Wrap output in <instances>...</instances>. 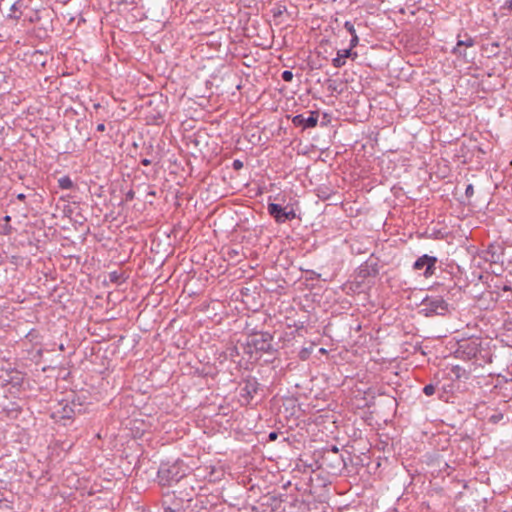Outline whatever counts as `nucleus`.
<instances>
[{"instance_id":"1","label":"nucleus","mask_w":512,"mask_h":512,"mask_svg":"<svg viewBox=\"0 0 512 512\" xmlns=\"http://www.w3.org/2000/svg\"><path fill=\"white\" fill-rule=\"evenodd\" d=\"M194 496V487L183 482L178 489L163 495L161 500L163 512H187L192 506Z\"/></svg>"},{"instance_id":"2","label":"nucleus","mask_w":512,"mask_h":512,"mask_svg":"<svg viewBox=\"0 0 512 512\" xmlns=\"http://www.w3.org/2000/svg\"><path fill=\"white\" fill-rule=\"evenodd\" d=\"M273 335L266 331L251 333L244 342L243 354L247 362L257 361L263 353L274 355L277 349L273 347Z\"/></svg>"},{"instance_id":"3","label":"nucleus","mask_w":512,"mask_h":512,"mask_svg":"<svg viewBox=\"0 0 512 512\" xmlns=\"http://www.w3.org/2000/svg\"><path fill=\"white\" fill-rule=\"evenodd\" d=\"M454 353L456 358L473 361V364L478 367H483L492 362V355L481 348V340L479 338H468L458 341L457 349Z\"/></svg>"},{"instance_id":"4","label":"nucleus","mask_w":512,"mask_h":512,"mask_svg":"<svg viewBox=\"0 0 512 512\" xmlns=\"http://www.w3.org/2000/svg\"><path fill=\"white\" fill-rule=\"evenodd\" d=\"M419 314L425 317L445 316L449 313V303L440 295H427L419 305Z\"/></svg>"},{"instance_id":"5","label":"nucleus","mask_w":512,"mask_h":512,"mask_svg":"<svg viewBox=\"0 0 512 512\" xmlns=\"http://www.w3.org/2000/svg\"><path fill=\"white\" fill-rule=\"evenodd\" d=\"M158 481L161 486H171L179 483L185 477V472L177 463H162L157 472Z\"/></svg>"},{"instance_id":"6","label":"nucleus","mask_w":512,"mask_h":512,"mask_svg":"<svg viewBox=\"0 0 512 512\" xmlns=\"http://www.w3.org/2000/svg\"><path fill=\"white\" fill-rule=\"evenodd\" d=\"M130 157L135 160L139 158L140 163L145 166L150 165L156 158L152 143L143 141L142 138L139 141H133L130 146Z\"/></svg>"},{"instance_id":"7","label":"nucleus","mask_w":512,"mask_h":512,"mask_svg":"<svg viewBox=\"0 0 512 512\" xmlns=\"http://www.w3.org/2000/svg\"><path fill=\"white\" fill-rule=\"evenodd\" d=\"M505 248L500 242L490 243L485 250L482 251V258L491 264L504 263Z\"/></svg>"},{"instance_id":"8","label":"nucleus","mask_w":512,"mask_h":512,"mask_svg":"<svg viewBox=\"0 0 512 512\" xmlns=\"http://www.w3.org/2000/svg\"><path fill=\"white\" fill-rule=\"evenodd\" d=\"M268 213L276 223L283 224L287 221L294 220L297 216L294 209L287 210V207L283 208L280 204L269 203L267 206Z\"/></svg>"},{"instance_id":"9","label":"nucleus","mask_w":512,"mask_h":512,"mask_svg":"<svg viewBox=\"0 0 512 512\" xmlns=\"http://www.w3.org/2000/svg\"><path fill=\"white\" fill-rule=\"evenodd\" d=\"M260 384L255 377H247L240 387V397L244 404L251 403L255 395L258 393Z\"/></svg>"},{"instance_id":"10","label":"nucleus","mask_w":512,"mask_h":512,"mask_svg":"<svg viewBox=\"0 0 512 512\" xmlns=\"http://www.w3.org/2000/svg\"><path fill=\"white\" fill-rule=\"evenodd\" d=\"M438 262V258L435 256H430L427 254H424L420 256L413 264L414 270H422L423 268L424 273L423 276L425 278H430L435 274L436 270V264Z\"/></svg>"},{"instance_id":"11","label":"nucleus","mask_w":512,"mask_h":512,"mask_svg":"<svg viewBox=\"0 0 512 512\" xmlns=\"http://www.w3.org/2000/svg\"><path fill=\"white\" fill-rule=\"evenodd\" d=\"M319 119L318 111H309L308 116L304 114H297L292 118V123L295 127H300L302 130L314 128L317 126Z\"/></svg>"},{"instance_id":"12","label":"nucleus","mask_w":512,"mask_h":512,"mask_svg":"<svg viewBox=\"0 0 512 512\" xmlns=\"http://www.w3.org/2000/svg\"><path fill=\"white\" fill-rule=\"evenodd\" d=\"M144 464V460L138 461L133 468V472L135 473V478L133 480V486L131 489H135L137 492L140 490H144L147 484L150 481L151 475L148 474L147 469L141 471V467Z\"/></svg>"},{"instance_id":"13","label":"nucleus","mask_w":512,"mask_h":512,"mask_svg":"<svg viewBox=\"0 0 512 512\" xmlns=\"http://www.w3.org/2000/svg\"><path fill=\"white\" fill-rule=\"evenodd\" d=\"M379 274V265L376 260L369 258L357 269V277L362 281L369 277H376Z\"/></svg>"},{"instance_id":"14","label":"nucleus","mask_w":512,"mask_h":512,"mask_svg":"<svg viewBox=\"0 0 512 512\" xmlns=\"http://www.w3.org/2000/svg\"><path fill=\"white\" fill-rule=\"evenodd\" d=\"M133 105L135 110L139 109V114L141 115L144 111L152 108V106H164V103L161 100V96L147 95L133 102Z\"/></svg>"},{"instance_id":"15","label":"nucleus","mask_w":512,"mask_h":512,"mask_svg":"<svg viewBox=\"0 0 512 512\" xmlns=\"http://www.w3.org/2000/svg\"><path fill=\"white\" fill-rule=\"evenodd\" d=\"M75 415H76L75 404H74V402H72L71 404L59 403L58 408L52 412L51 416L55 421H60V420H71L75 417Z\"/></svg>"},{"instance_id":"16","label":"nucleus","mask_w":512,"mask_h":512,"mask_svg":"<svg viewBox=\"0 0 512 512\" xmlns=\"http://www.w3.org/2000/svg\"><path fill=\"white\" fill-rule=\"evenodd\" d=\"M244 342H238L236 345L228 347L226 350L227 356L231 361L242 365V361L247 362V356L243 354Z\"/></svg>"},{"instance_id":"17","label":"nucleus","mask_w":512,"mask_h":512,"mask_svg":"<svg viewBox=\"0 0 512 512\" xmlns=\"http://www.w3.org/2000/svg\"><path fill=\"white\" fill-rule=\"evenodd\" d=\"M165 112L164 106H152L148 110L144 111L141 115L147 120L148 123L158 124L162 121Z\"/></svg>"},{"instance_id":"18","label":"nucleus","mask_w":512,"mask_h":512,"mask_svg":"<svg viewBox=\"0 0 512 512\" xmlns=\"http://www.w3.org/2000/svg\"><path fill=\"white\" fill-rule=\"evenodd\" d=\"M358 57L357 52L351 50V48L339 50L337 56L332 59V65L335 68H341L346 64V58H352L353 60Z\"/></svg>"},{"instance_id":"19","label":"nucleus","mask_w":512,"mask_h":512,"mask_svg":"<svg viewBox=\"0 0 512 512\" xmlns=\"http://www.w3.org/2000/svg\"><path fill=\"white\" fill-rule=\"evenodd\" d=\"M465 40H457L456 46L452 49V54L462 57L464 59L467 58L466 52H460V47H473L475 45V40L468 34L465 35Z\"/></svg>"},{"instance_id":"20","label":"nucleus","mask_w":512,"mask_h":512,"mask_svg":"<svg viewBox=\"0 0 512 512\" xmlns=\"http://www.w3.org/2000/svg\"><path fill=\"white\" fill-rule=\"evenodd\" d=\"M330 453H333L336 456L335 465H334L335 468H340L341 466L344 465V460H343L342 456L339 455V448L337 446H332L330 449H328L325 452V454L323 456V461L324 462L327 461L328 455Z\"/></svg>"},{"instance_id":"21","label":"nucleus","mask_w":512,"mask_h":512,"mask_svg":"<svg viewBox=\"0 0 512 512\" xmlns=\"http://www.w3.org/2000/svg\"><path fill=\"white\" fill-rule=\"evenodd\" d=\"M286 11V6L281 4H276L275 7L271 9V13L275 19L280 18Z\"/></svg>"},{"instance_id":"22","label":"nucleus","mask_w":512,"mask_h":512,"mask_svg":"<svg viewBox=\"0 0 512 512\" xmlns=\"http://www.w3.org/2000/svg\"><path fill=\"white\" fill-rule=\"evenodd\" d=\"M58 184L61 189H71L73 187V182L69 176L61 177Z\"/></svg>"},{"instance_id":"23","label":"nucleus","mask_w":512,"mask_h":512,"mask_svg":"<svg viewBox=\"0 0 512 512\" xmlns=\"http://www.w3.org/2000/svg\"><path fill=\"white\" fill-rule=\"evenodd\" d=\"M437 386L430 383L423 387V393L427 396H432L436 391Z\"/></svg>"},{"instance_id":"24","label":"nucleus","mask_w":512,"mask_h":512,"mask_svg":"<svg viewBox=\"0 0 512 512\" xmlns=\"http://www.w3.org/2000/svg\"><path fill=\"white\" fill-rule=\"evenodd\" d=\"M503 417L504 415L502 412H496L489 417V422L492 424H497L503 419Z\"/></svg>"},{"instance_id":"25","label":"nucleus","mask_w":512,"mask_h":512,"mask_svg":"<svg viewBox=\"0 0 512 512\" xmlns=\"http://www.w3.org/2000/svg\"><path fill=\"white\" fill-rule=\"evenodd\" d=\"M344 28L351 36L357 35L354 24L351 21H346L344 23Z\"/></svg>"},{"instance_id":"26","label":"nucleus","mask_w":512,"mask_h":512,"mask_svg":"<svg viewBox=\"0 0 512 512\" xmlns=\"http://www.w3.org/2000/svg\"><path fill=\"white\" fill-rule=\"evenodd\" d=\"M293 77H294V75H293L292 71H290V70H285L281 74V78L285 82H291L293 80Z\"/></svg>"},{"instance_id":"27","label":"nucleus","mask_w":512,"mask_h":512,"mask_svg":"<svg viewBox=\"0 0 512 512\" xmlns=\"http://www.w3.org/2000/svg\"><path fill=\"white\" fill-rule=\"evenodd\" d=\"M452 372L455 374L457 378L462 377L466 373L465 369L461 368L460 366H454L452 368Z\"/></svg>"},{"instance_id":"28","label":"nucleus","mask_w":512,"mask_h":512,"mask_svg":"<svg viewBox=\"0 0 512 512\" xmlns=\"http://www.w3.org/2000/svg\"><path fill=\"white\" fill-rule=\"evenodd\" d=\"M465 195L467 198H471L474 195V187L472 184L466 186Z\"/></svg>"},{"instance_id":"29","label":"nucleus","mask_w":512,"mask_h":512,"mask_svg":"<svg viewBox=\"0 0 512 512\" xmlns=\"http://www.w3.org/2000/svg\"><path fill=\"white\" fill-rule=\"evenodd\" d=\"M232 167L235 171H239L243 168V162L239 159H235L232 163Z\"/></svg>"},{"instance_id":"30","label":"nucleus","mask_w":512,"mask_h":512,"mask_svg":"<svg viewBox=\"0 0 512 512\" xmlns=\"http://www.w3.org/2000/svg\"><path fill=\"white\" fill-rule=\"evenodd\" d=\"M358 43H359L358 35L351 36L349 48H351V50H352L354 47H356L358 45Z\"/></svg>"},{"instance_id":"31","label":"nucleus","mask_w":512,"mask_h":512,"mask_svg":"<svg viewBox=\"0 0 512 512\" xmlns=\"http://www.w3.org/2000/svg\"><path fill=\"white\" fill-rule=\"evenodd\" d=\"M109 277L112 282H118L122 275L114 271L110 273Z\"/></svg>"},{"instance_id":"32","label":"nucleus","mask_w":512,"mask_h":512,"mask_svg":"<svg viewBox=\"0 0 512 512\" xmlns=\"http://www.w3.org/2000/svg\"><path fill=\"white\" fill-rule=\"evenodd\" d=\"M227 255L229 259H235L239 255V251L236 249H229Z\"/></svg>"},{"instance_id":"33","label":"nucleus","mask_w":512,"mask_h":512,"mask_svg":"<svg viewBox=\"0 0 512 512\" xmlns=\"http://www.w3.org/2000/svg\"><path fill=\"white\" fill-rule=\"evenodd\" d=\"M278 438V433L276 431H272L268 435L269 441H275Z\"/></svg>"},{"instance_id":"34","label":"nucleus","mask_w":512,"mask_h":512,"mask_svg":"<svg viewBox=\"0 0 512 512\" xmlns=\"http://www.w3.org/2000/svg\"><path fill=\"white\" fill-rule=\"evenodd\" d=\"M503 8L512 11V0L505 1Z\"/></svg>"},{"instance_id":"35","label":"nucleus","mask_w":512,"mask_h":512,"mask_svg":"<svg viewBox=\"0 0 512 512\" xmlns=\"http://www.w3.org/2000/svg\"><path fill=\"white\" fill-rule=\"evenodd\" d=\"M138 423L137 420H133V421H130V431L133 430V428L135 427L137 430H139V427L136 426V424Z\"/></svg>"},{"instance_id":"36","label":"nucleus","mask_w":512,"mask_h":512,"mask_svg":"<svg viewBox=\"0 0 512 512\" xmlns=\"http://www.w3.org/2000/svg\"><path fill=\"white\" fill-rule=\"evenodd\" d=\"M143 15H144V14H143V13H140V12H138L137 14H131V16H132L135 20H141Z\"/></svg>"},{"instance_id":"37","label":"nucleus","mask_w":512,"mask_h":512,"mask_svg":"<svg viewBox=\"0 0 512 512\" xmlns=\"http://www.w3.org/2000/svg\"><path fill=\"white\" fill-rule=\"evenodd\" d=\"M96 130L100 131V132L104 131L105 130V125L103 123L98 124L97 127H96Z\"/></svg>"},{"instance_id":"38","label":"nucleus","mask_w":512,"mask_h":512,"mask_svg":"<svg viewBox=\"0 0 512 512\" xmlns=\"http://www.w3.org/2000/svg\"><path fill=\"white\" fill-rule=\"evenodd\" d=\"M17 199H18L19 201H24V200L26 199V195H25L24 193H19V194L17 195Z\"/></svg>"},{"instance_id":"39","label":"nucleus","mask_w":512,"mask_h":512,"mask_svg":"<svg viewBox=\"0 0 512 512\" xmlns=\"http://www.w3.org/2000/svg\"><path fill=\"white\" fill-rule=\"evenodd\" d=\"M10 220H11V217H10V216L6 215V216L4 217V221H5V222H9Z\"/></svg>"},{"instance_id":"40","label":"nucleus","mask_w":512,"mask_h":512,"mask_svg":"<svg viewBox=\"0 0 512 512\" xmlns=\"http://www.w3.org/2000/svg\"><path fill=\"white\" fill-rule=\"evenodd\" d=\"M129 195H130V200H132V199H133V197H134V193H133V191H132V190H130Z\"/></svg>"},{"instance_id":"41","label":"nucleus","mask_w":512,"mask_h":512,"mask_svg":"<svg viewBox=\"0 0 512 512\" xmlns=\"http://www.w3.org/2000/svg\"><path fill=\"white\" fill-rule=\"evenodd\" d=\"M16 9H17V8H16V4H13V5L11 6V11H15Z\"/></svg>"},{"instance_id":"42","label":"nucleus","mask_w":512,"mask_h":512,"mask_svg":"<svg viewBox=\"0 0 512 512\" xmlns=\"http://www.w3.org/2000/svg\"><path fill=\"white\" fill-rule=\"evenodd\" d=\"M328 89L335 90L334 85H332V84L330 83V84L328 85Z\"/></svg>"},{"instance_id":"43","label":"nucleus","mask_w":512,"mask_h":512,"mask_svg":"<svg viewBox=\"0 0 512 512\" xmlns=\"http://www.w3.org/2000/svg\"><path fill=\"white\" fill-rule=\"evenodd\" d=\"M328 89L335 90L334 85H332V84L330 83V84L328 85Z\"/></svg>"},{"instance_id":"44","label":"nucleus","mask_w":512,"mask_h":512,"mask_svg":"<svg viewBox=\"0 0 512 512\" xmlns=\"http://www.w3.org/2000/svg\"><path fill=\"white\" fill-rule=\"evenodd\" d=\"M493 46L499 47V44L498 43H493Z\"/></svg>"},{"instance_id":"45","label":"nucleus","mask_w":512,"mask_h":512,"mask_svg":"<svg viewBox=\"0 0 512 512\" xmlns=\"http://www.w3.org/2000/svg\"><path fill=\"white\" fill-rule=\"evenodd\" d=\"M504 290H510V287L505 286V287H504Z\"/></svg>"},{"instance_id":"46","label":"nucleus","mask_w":512,"mask_h":512,"mask_svg":"<svg viewBox=\"0 0 512 512\" xmlns=\"http://www.w3.org/2000/svg\"><path fill=\"white\" fill-rule=\"evenodd\" d=\"M135 3V0H130V5Z\"/></svg>"}]
</instances>
